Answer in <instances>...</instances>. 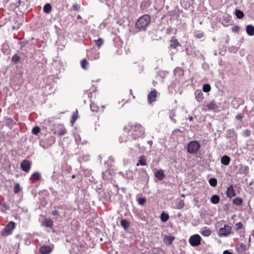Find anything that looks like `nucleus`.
<instances>
[{
	"mask_svg": "<svg viewBox=\"0 0 254 254\" xmlns=\"http://www.w3.org/2000/svg\"><path fill=\"white\" fill-rule=\"evenodd\" d=\"M124 133L119 138L120 142H126L128 140L136 139L142 137L144 134V130L139 124H128L124 128Z\"/></svg>",
	"mask_w": 254,
	"mask_h": 254,
	"instance_id": "nucleus-1",
	"label": "nucleus"
},
{
	"mask_svg": "<svg viewBox=\"0 0 254 254\" xmlns=\"http://www.w3.org/2000/svg\"><path fill=\"white\" fill-rule=\"evenodd\" d=\"M150 21V16L148 14H144L137 19L135 24V28L140 31H146Z\"/></svg>",
	"mask_w": 254,
	"mask_h": 254,
	"instance_id": "nucleus-2",
	"label": "nucleus"
},
{
	"mask_svg": "<svg viewBox=\"0 0 254 254\" xmlns=\"http://www.w3.org/2000/svg\"><path fill=\"white\" fill-rule=\"evenodd\" d=\"M200 144L197 141H190L187 147L188 152L191 154H195L200 148Z\"/></svg>",
	"mask_w": 254,
	"mask_h": 254,
	"instance_id": "nucleus-3",
	"label": "nucleus"
},
{
	"mask_svg": "<svg viewBox=\"0 0 254 254\" xmlns=\"http://www.w3.org/2000/svg\"><path fill=\"white\" fill-rule=\"evenodd\" d=\"M15 227V224L13 221L9 222L4 228L1 232V235L3 237H7L12 234V231Z\"/></svg>",
	"mask_w": 254,
	"mask_h": 254,
	"instance_id": "nucleus-4",
	"label": "nucleus"
},
{
	"mask_svg": "<svg viewBox=\"0 0 254 254\" xmlns=\"http://www.w3.org/2000/svg\"><path fill=\"white\" fill-rule=\"evenodd\" d=\"M201 238L198 234H194L190 237L189 241L192 247H196L200 245Z\"/></svg>",
	"mask_w": 254,
	"mask_h": 254,
	"instance_id": "nucleus-5",
	"label": "nucleus"
},
{
	"mask_svg": "<svg viewBox=\"0 0 254 254\" xmlns=\"http://www.w3.org/2000/svg\"><path fill=\"white\" fill-rule=\"evenodd\" d=\"M232 227L228 225L225 224L224 227L221 228L219 230V236L220 237L222 236H227L229 234L231 233Z\"/></svg>",
	"mask_w": 254,
	"mask_h": 254,
	"instance_id": "nucleus-6",
	"label": "nucleus"
},
{
	"mask_svg": "<svg viewBox=\"0 0 254 254\" xmlns=\"http://www.w3.org/2000/svg\"><path fill=\"white\" fill-rule=\"evenodd\" d=\"M157 92L156 89L151 91L147 95L148 102L149 104L156 101Z\"/></svg>",
	"mask_w": 254,
	"mask_h": 254,
	"instance_id": "nucleus-7",
	"label": "nucleus"
},
{
	"mask_svg": "<svg viewBox=\"0 0 254 254\" xmlns=\"http://www.w3.org/2000/svg\"><path fill=\"white\" fill-rule=\"evenodd\" d=\"M20 167L23 171L28 173L31 168V164L28 160H24L21 162Z\"/></svg>",
	"mask_w": 254,
	"mask_h": 254,
	"instance_id": "nucleus-8",
	"label": "nucleus"
},
{
	"mask_svg": "<svg viewBox=\"0 0 254 254\" xmlns=\"http://www.w3.org/2000/svg\"><path fill=\"white\" fill-rule=\"evenodd\" d=\"M119 174L127 180H132L133 179V173L132 171L128 170L126 171V173L120 172H119Z\"/></svg>",
	"mask_w": 254,
	"mask_h": 254,
	"instance_id": "nucleus-9",
	"label": "nucleus"
},
{
	"mask_svg": "<svg viewBox=\"0 0 254 254\" xmlns=\"http://www.w3.org/2000/svg\"><path fill=\"white\" fill-rule=\"evenodd\" d=\"M195 98L198 102H201L204 99L203 94L201 90H196L194 93Z\"/></svg>",
	"mask_w": 254,
	"mask_h": 254,
	"instance_id": "nucleus-10",
	"label": "nucleus"
},
{
	"mask_svg": "<svg viewBox=\"0 0 254 254\" xmlns=\"http://www.w3.org/2000/svg\"><path fill=\"white\" fill-rule=\"evenodd\" d=\"M180 46V44L175 37H172L170 40V48L171 49H176Z\"/></svg>",
	"mask_w": 254,
	"mask_h": 254,
	"instance_id": "nucleus-11",
	"label": "nucleus"
},
{
	"mask_svg": "<svg viewBox=\"0 0 254 254\" xmlns=\"http://www.w3.org/2000/svg\"><path fill=\"white\" fill-rule=\"evenodd\" d=\"M39 251L42 254H49L52 252V249L49 246L44 245L40 248Z\"/></svg>",
	"mask_w": 254,
	"mask_h": 254,
	"instance_id": "nucleus-12",
	"label": "nucleus"
},
{
	"mask_svg": "<svg viewBox=\"0 0 254 254\" xmlns=\"http://www.w3.org/2000/svg\"><path fill=\"white\" fill-rule=\"evenodd\" d=\"M227 196L229 198H232L235 196L236 194L233 189V185H230L227 189L226 191Z\"/></svg>",
	"mask_w": 254,
	"mask_h": 254,
	"instance_id": "nucleus-13",
	"label": "nucleus"
},
{
	"mask_svg": "<svg viewBox=\"0 0 254 254\" xmlns=\"http://www.w3.org/2000/svg\"><path fill=\"white\" fill-rule=\"evenodd\" d=\"M175 238L174 236L165 235L163 238V242L167 245H171Z\"/></svg>",
	"mask_w": 254,
	"mask_h": 254,
	"instance_id": "nucleus-14",
	"label": "nucleus"
},
{
	"mask_svg": "<svg viewBox=\"0 0 254 254\" xmlns=\"http://www.w3.org/2000/svg\"><path fill=\"white\" fill-rule=\"evenodd\" d=\"M226 136L227 138H235L237 137V133L234 129H230L226 131Z\"/></svg>",
	"mask_w": 254,
	"mask_h": 254,
	"instance_id": "nucleus-15",
	"label": "nucleus"
},
{
	"mask_svg": "<svg viewBox=\"0 0 254 254\" xmlns=\"http://www.w3.org/2000/svg\"><path fill=\"white\" fill-rule=\"evenodd\" d=\"M206 107L207 108L208 110L209 111H214L216 109L218 108V106L214 101H212L208 103L206 105Z\"/></svg>",
	"mask_w": 254,
	"mask_h": 254,
	"instance_id": "nucleus-16",
	"label": "nucleus"
},
{
	"mask_svg": "<svg viewBox=\"0 0 254 254\" xmlns=\"http://www.w3.org/2000/svg\"><path fill=\"white\" fill-rule=\"evenodd\" d=\"M41 178V175L38 172L33 173L30 177V180L35 182L39 180Z\"/></svg>",
	"mask_w": 254,
	"mask_h": 254,
	"instance_id": "nucleus-17",
	"label": "nucleus"
},
{
	"mask_svg": "<svg viewBox=\"0 0 254 254\" xmlns=\"http://www.w3.org/2000/svg\"><path fill=\"white\" fill-rule=\"evenodd\" d=\"M200 234L204 237H209L211 234V231L206 227H203L200 231Z\"/></svg>",
	"mask_w": 254,
	"mask_h": 254,
	"instance_id": "nucleus-18",
	"label": "nucleus"
},
{
	"mask_svg": "<svg viewBox=\"0 0 254 254\" xmlns=\"http://www.w3.org/2000/svg\"><path fill=\"white\" fill-rule=\"evenodd\" d=\"M155 176L159 180L161 181L163 180L165 177V175L164 173L163 170H158L155 173Z\"/></svg>",
	"mask_w": 254,
	"mask_h": 254,
	"instance_id": "nucleus-19",
	"label": "nucleus"
},
{
	"mask_svg": "<svg viewBox=\"0 0 254 254\" xmlns=\"http://www.w3.org/2000/svg\"><path fill=\"white\" fill-rule=\"evenodd\" d=\"M231 158L227 155H224L221 158V163L222 164L228 166L230 162Z\"/></svg>",
	"mask_w": 254,
	"mask_h": 254,
	"instance_id": "nucleus-20",
	"label": "nucleus"
},
{
	"mask_svg": "<svg viewBox=\"0 0 254 254\" xmlns=\"http://www.w3.org/2000/svg\"><path fill=\"white\" fill-rule=\"evenodd\" d=\"M239 172L241 174L247 175L249 173V168L247 166L241 165L239 168Z\"/></svg>",
	"mask_w": 254,
	"mask_h": 254,
	"instance_id": "nucleus-21",
	"label": "nucleus"
},
{
	"mask_svg": "<svg viewBox=\"0 0 254 254\" xmlns=\"http://www.w3.org/2000/svg\"><path fill=\"white\" fill-rule=\"evenodd\" d=\"M136 166L147 165L146 159L144 156H140L139 157L138 162L136 164Z\"/></svg>",
	"mask_w": 254,
	"mask_h": 254,
	"instance_id": "nucleus-22",
	"label": "nucleus"
},
{
	"mask_svg": "<svg viewBox=\"0 0 254 254\" xmlns=\"http://www.w3.org/2000/svg\"><path fill=\"white\" fill-rule=\"evenodd\" d=\"M43 225L47 228H52L54 226V221L51 219H45L43 221Z\"/></svg>",
	"mask_w": 254,
	"mask_h": 254,
	"instance_id": "nucleus-23",
	"label": "nucleus"
},
{
	"mask_svg": "<svg viewBox=\"0 0 254 254\" xmlns=\"http://www.w3.org/2000/svg\"><path fill=\"white\" fill-rule=\"evenodd\" d=\"M246 32L249 36L254 35V26L252 25H248L246 27Z\"/></svg>",
	"mask_w": 254,
	"mask_h": 254,
	"instance_id": "nucleus-24",
	"label": "nucleus"
},
{
	"mask_svg": "<svg viewBox=\"0 0 254 254\" xmlns=\"http://www.w3.org/2000/svg\"><path fill=\"white\" fill-rule=\"evenodd\" d=\"M247 250V246L246 244L244 243H241L237 247V250L240 253H244Z\"/></svg>",
	"mask_w": 254,
	"mask_h": 254,
	"instance_id": "nucleus-25",
	"label": "nucleus"
},
{
	"mask_svg": "<svg viewBox=\"0 0 254 254\" xmlns=\"http://www.w3.org/2000/svg\"><path fill=\"white\" fill-rule=\"evenodd\" d=\"M175 75L181 77L184 74V70L181 68L177 67L174 70Z\"/></svg>",
	"mask_w": 254,
	"mask_h": 254,
	"instance_id": "nucleus-26",
	"label": "nucleus"
},
{
	"mask_svg": "<svg viewBox=\"0 0 254 254\" xmlns=\"http://www.w3.org/2000/svg\"><path fill=\"white\" fill-rule=\"evenodd\" d=\"M121 225L125 231L129 227V223L126 219H123L121 221Z\"/></svg>",
	"mask_w": 254,
	"mask_h": 254,
	"instance_id": "nucleus-27",
	"label": "nucleus"
},
{
	"mask_svg": "<svg viewBox=\"0 0 254 254\" xmlns=\"http://www.w3.org/2000/svg\"><path fill=\"white\" fill-rule=\"evenodd\" d=\"M210 201L213 204H216L219 203L220 201V197L218 195H213L211 197Z\"/></svg>",
	"mask_w": 254,
	"mask_h": 254,
	"instance_id": "nucleus-28",
	"label": "nucleus"
},
{
	"mask_svg": "<svg viewBox=\"0 0 254 254\" xmlns=\"http://www.w3.org/2000/svg\"><path fill=\"white\" fill-rule=\"evenodd\" d=\"M185 205V202L183 200L180 199L176 203V207L178 209H182Z\"/></svg>",
	"mask_w": 254,
	"mask_h": 254,
	"instance_id": "nucleus-29",
	"label": "nucleus"
},
{
	"mask_svg": "<svg viewBox=\"0 0 254 254\" xmlns=\"http://www.w3.org/2000/svg\"><path fill=\"white\" fill-rule=\"evenodd\" d=\"M160 218L163 222H165L169 219V215L168 214L163 212L161 214Z\"/></svg>",
	"mask_w": 254,
	"mask_h": 254,
	"instance_id": "nucleus-30",
	"label": "nucleus"
},
{
	"mask_svg": "<svg viewBox=\"0 0 254 254\" xmlns=\"http://www.w3.org/2000/svg\"><path fill=\"white\" fill-rule=\"evenodd\" d=\"M90 106L91 110L92 112H97L99 111V107L96 104H95L93 102H91Z\"/></svg>",
	"mask_w": 254,
	"mask_h": 254,
	"instance_id": "nucleus-31",
	"label": "nucleus"
},
{
	"mask_svg": "<svg viewBox=\"0 0 254 254\" xmlns=\"http://www.w3.org/2000/svg\"><path fill=\"white\" fill-rule=\"evenodd\" d=\"M80 64L81 67L84 69H87V66L89 65L88 62L87 61V60L85 59H83L81 60L80 62Z\"/></svg>",
	"mask_w": 254,
	"mask_h": 254,
	"instance_id": "nucleus-32",
	"label": "nucleus"
},
{
	"mask_svg": "<svg viewBox=\"0 0 254 254\" xmlns=\"http://www.w3.org/2000/svg\"><path fill=\"white\" fill-rule=\"evenodd\" d=\"M43 10L46 13H49L52 10V6L50 3H46L44 7Z\"/></svg>",
	"mask_w": 254,
	"mask_h": 254,
	"instance_id": "nucleus-33",
	"label": "nucleus"
},
{
	"mask_svg": "<svg viewBox=\"0 0 254 254\" xmlns=\"http://www.w3.org/2000/svg\"><path fill=\"white\" fill-rule=\"evenodd\" d=\"M233 202L235 205L239 206L242 204L243 199L240 197H236L233 200Z\"/></svg>",
	"mask_w": 254,
	"mask_h": 254,
	"instance_id": "nucleus-34",
	"label": "nucleus"
},
{
	"mask_svg": "<svg viewBox=\"0 0 254 254\" xmlns=\"http://www.w3.org/2000/svg\"><path fill=\"white\" fill-rule=\"evenodd\" d=\"M209 183L212 187H215L217 185V180L215 178H211L209 180Z\"/></svg>",
	"mask_w": 254,
	"mask_h": 254,
	"instance_id": "nucleus-35",
	"label": "nucleus"
},
{
	"mask_svg": "<svg viewBox=\"0 0 254 254\" xmlns=\"http://www.w3.org/2000/svg\"><path fill=\"white\" fill-rule=\"evenodd\" d=\"M235 15L239 19H241L244 16V14L243 11L239 9H236Z\"/></svg>",
	"mask_w": 254,
	"mask_h": 254,
	"instance_id": "nucleus-36",
	"label": "nucleus"
},
{
	"mask_svg": "<svg viewBox=\"0 0 254 254\" xmlns=\"http://www.w3.org/2000/svg\"><path fill=\"white\" fill-rule=\"evenodd\" d=\"M6 123L7 126L8 127H12L14 124H15V122L10 118H8L6 119Z\"/></svg>",
	"mask_w": 254,
	"mask_h": 254,
	"instance_id": "nucleus-37",
	"label": "nucleus"
},
{
	"mask_svg": "<svg viewBox=\"0 0 254 254\" xmlns=\"http://www.w3.org/2000/svg\"><path fill=\"white\" fill-rule=\"evenodd\" d=\"M77 119H78V112H77V111H76V112L75 113H74L72 116V119L70 121L71 124L73 125Z\"/></svg>",
	"mask_w": 254,
	"mask_h": 254,
	"instance_id": "nucleus-38",
	"label": "nucleus"
},
{
	"mask_svg": "<svg viewBox=\"0 0 254 254\" xmlns=\"http://www.w3.org/2000/svg\"><path fill=\"white\" fill-rule=\"evenodd\" d=\"M176 116L175 115V112L173 110H172L170 112V115H169V117L171 119V120L174 123H176V120L174 118V117Z\"/></svg>",
	"mask_w": 254,
	"mask_h": 254,
	"instance_id": "nucleus-39",
	"label": "nucleus"
},
{
	"mask_svg": "<svg viewBox=\"0 0 254 254\" xmlns=\"http://www.w3.org/2000/svg\"><path fill=\"white\" fill-rule=\"evenodd\" d=\"M21 188L20 187V185L17 183L14 187L13 191L15 194H16L19 192V191L21 190Z\"/></svg>",
	"mask_w": 254,
	"mask_h": 254,
	"instance_id": "nucleus-40",
	"label": "nucleus"
},
{
	"mask_svg": "<svg viewBox=\"0 0 254 254\" xmlns=\"http://www.w3.org/2000/svg\"><path fill=\"white\" fill-rule=\"evenodd\" d=\"M20 60V57L17 54H15L11 58V61L14 63H17Z\"/></svg>",
	"mask_w": 254,
	"mask_h": 254,
	"instance_id": "nucleus-41",
	"label": "nucleus"
},
{
	"mask_svg": "<svg viewBox=\"0 0 254 254\" xmlns=\"http://www.w3.org/2000/svg\"><path fill=\"white\" fill-rule=\"evenodd\" d=\"M95 42L98 47H100L103 44L104 41L102 38H99L98 39L95 40Z\"/></svg>",
	"mask_w": 254,
	"mask_h": 254,
	"instance_id": "nucleus-42",
	"label": "nucleus"
},
{
	"mask_svg": "<svg viewBox=\"0 0 254 254\" xmlns=\"http://www.w3.org/2000/svg\"><path fill=\"white\" fill-rule=\"evenodd\" d=\"M202 89L204 92H208L211 90V86L209 84H205L203 85Z\"/></svg>",
	"mask_w": 254,
	"mask_h": 254,
	"instance_id": "nucleus-43",
	"label": "nucleus"
},
{
	"mask_svg": "<svg viewBox=\"0 0 254 254\" xmlns=\"http://www.w3.org/2000/svg\"><path fill=\"white\" fill-rule=\"evenodd\" d=\"M40 131V128L39 127L36 126L32 128V132L33 134L37 135Z\"/></svg>",
	"mask_w": 254,
	"mask_h": 254,
	"instance_id": "nucleus-44",
	"label": "nucleus"
},
{
	"mask_svg": "<svg viewBox=\"0 0 254 254\" xmlns=\"http://www.w3.org/2000/svg\"><path fill=\"white\" fill-rule=\"evenodd\" d=\"M243 227V225L242 222L237 223L235 225V228L237 231H238L240 229H242Z\"/></svg>",
	"mask_w": 254,
	"mask_h": 254,
	"instance_id": "nucleus-45",
	"label": "nucleus"
},
{
	"mask_svg": "<svg viewBox=\"0 0 254 254\" xmlns=\"http://www.w3.org/2000/svg\"><path fill=\"white\" fill-rule=\"evenodd\" d=\"M137 201L139 205H143L146 201V198L145 197H140L138 199Z\"/></svg>",
	"mask_w": 254,
	"mask_h": 254,
	"instance_id": "nucleus-46",
	"label": "nucleus"
},
{
	"mask_svg": "<svg viewBox=\"0 0 254 254\" xmlns=\"http://www.w3.org/2000/svg\"><path fill=\"white\" fill-rule=\"evenodd\" d=\"M1 205L2 206V207L5 208V210H8L10 209L9 206L6 202L4 201V202H2Z\"/></svg>",
	"mask_w": 254,
	"mask_h": 254,
	"instance_id": "nucleus-47",
	"label": "nucleus"
},
{
	"mask_svg": "<svg viewBox=\"0 0 254 254\" xmlns=\"http://www.w3.org/2000/svg\"><path fill=\"white\" fill-rule=\"evenodd\" d=\"M243 134L245 136L249 137L251 135V130L249 129H246L244 130Z\"/></svg>",
	"mask_w": 254,
	"mask_h": 254,
	"instance_id": "nucleus-48",
	"label": "nucleus"
},
{
	"mask_svg": "<svg viewBox=\"0 0 254 254\" xmlns=\"http://www.w3.org/2000/svg\"><path fill=\"white\" fill-rule=\"evenodd\" d=\"M203 36V34L202 32L200 31H197L195 33V37L198 39H201Z\"/></svg>",
	"mask_w": 254,
	"mask_h": 254,
	"instance_id": "nucleus-49",
	"label": "nucleus"
},
{
	"mask_svg": "<svg viewBox=\"0 0 254 254\" xmlns=\"http://www.w3.org/2000/svg\"><path fill=\"white\" fill-rule=\"evenodd\" d=\"M232 31L234 32H239L240 31V27L238 25L233 26L232 28Z\"/></svg>",
	"mask_w": 254,
	"mask_h": 254,
	"instance_id": "nucleus-50",
	"label": "nucleus"
},
{
	"mask_svg": "<svg viewBox=\"0 0 254 254\" xmlns=\"http://www.w3.org/2000/svg\"><path fill=\"white\" fill-rule=\"evenodd\" d=\"M94 56L92 57L93 59L96 60L99 58V53L97 52H94Z\"/></svg>",
	"mask_w": 254,
	"mask_h": 254,
	"instance_id": "nucleus-51",
	"label": "nucleus"
},
{
	"mask_svg": "<svg viewBox=\"0 0 254 254\" xmlns=\"http://www.w3.org/2000/svg\"><path fill=\"white\" fill-rule=\"evenodd\" d=\"M52 214L53 215H54V216H57V215H59V211L58 210H54L52 212Z\"/></svg>",
	"mask_w": 254,
	"mask_h": 254,
	"instance_id": "nucleus-52",
	"label": "nucleus"
},
{
	"mask_svg": "<svg viewBox=\"0 0 254 254\" xmlns=\"http://www.w3.org/2000/svg\"><path fill=\"white\" fill-rule=\"evenodd\" d=\"M243 116L242 114H238L236 116V119H237L238 120H242V119L243 118Z\"/></svg>",
	"mask_w": 254,
	"mask_h": 254,
	"instance_id": "nucleus-53",
	"label": "nucleus"
},
{
	"mask_svg": "<svg viewBox=\"0 0 254 254\" xmlns=\"http://www.w3.org/2000/svg\"><path fill=\"white\" fill-rule=\"evenodd\" d=\"M66 132V130H62L61 131H60L59 132V134L60 135V136H63L64 135Z\"/></svg>",
	"mask_w": 254,
	"mask_h": 254,
	"instance_id": "nucleus-54",
	"label": "nucleus"
},
{
	"mask_svg": "<svg viewBox=\"0 0 254 254\" xmlns=\"http://www.w3.org/2000/svg\"><path fill=\"white\" fill-rule=\"evenodd\" d=\"M52 194L55 196V197H57L58 196V192L56 190H55L54 191L52 192Z\"/></svg>",
	"mask_w": 254,
	"mask_h": 254,
	"instance_id": "nucleus-55",
	"label": "nucleus"
},
{
	"mask_svg": "<svg viewBox=\"0 0 254 254\" xmlns=\"http://www.w3.org/2000/svg\"><path fill=\"white\" fill-rule=\"evenodd\" d=\"M101 2H105L107 4H109L110 0H99Z\"/></svg>",
	"mask_w": 254,
	"mask_h": 254,
	"instance_id": "nucleus-56",
	"label": "nucleus"
},
{
	"mask_svg": "<svg viewBox=\"0 0 254 254\" xmlns=\"http://www.w3.org/2000/svg\"><path fill=\"white\" fill-rule=\"evenodd\" d=\"M223 254H233L228 250H225L223 252Z\"/></svg>",
	"mask_w": 254,
	"mask_h": 254,
	"instance_id": "nucleus-57",
	"label": "nucleus"
},
{
	"mask_svg": "<svg viewBox=\"0 0 254 254\" xmlns=\"http://www.w3.org/2000/svg\"><path fill=\"white\" fill-rule=\"evenodd\" d=\"M250 114L252 116H254V107L252 108V110H251Z\"/></svg>",
	"mask_w": 254,
	"mask_h": 254,
	"instance_id": "nucleus-58",
	"label": "nucleus"
},
{
	"mask_svg": "<svg viewBox=\"0 0 254 254\" xmlns=\"http://www.w3.org/2000/svg\"><path fill=\"white\" fill-rule=\"evenodd\" d=\"M19 28V27H16L15 26H12L11 27L12 29L13 30H17Z\"/></svg>",
	"mask_w": 254,
	"mask_h": 254,
	"instance_id": "nucleus-59",
	"label": "nucleus"
},
{
	"mask_svg": "<svg viewBox=\"0 0 254 254\" xmlns=\"http://www.w3.org/2000/svg\"><path fill=\"white\" fill-rule=\"evenodd\" d=\"M73 9L75 10H77L78 9V7L77 5H73Z\"/></svg>",
	"mask_w": 254,
	"mask_h": 254,
	"instance_id": "nucleus-60",
	"label": "nucleus"
},
{
	"mask_svg": "<svg viewBox=\"0 0 254 254\" xmlns=\"http://www.w3.org/2000/svg\"><path fill=\"white\" fill-rule=\"evenodd\" d=\"M49 190L51 191V193L55 191V190L53 187H49Z\"/></svg>",
	"mask_w": 254,
	"mask_h": 254,
	"instance_id": "nucleus-61",
	"label": "nucleus"
},
{
	"mask_svg": "<svg viewBox=\"0 0 254 254\" xmlns=\"http://www.w3.org/2000/svg\"><path fill=\"white\" fill-rule=\"evenodd\" d=\"M21 3V1L20 0H19L18 1V4H16V6L18 7Z\"/></svg>",
	"mask_w": 254,
	"mask_h": 254,
	"instance_id": "nucleus-62",
	"label": "nucleus"
},
{
	"mask_svg": "<svg viewBox=\"0 0 254 254\" xmlns=\"http://www.w3.org/2000/svg\"><path fill=\"white\" fill-rule=\"evenodd\" d=\"M189 119L190 121H192L193 120V117H190L189 118Z\"/></svg>",
	"mask_w": 254,
	"mask_h": 254,
	"instance_id": "nucleus-63",
	"label": "nucleus"
},
{
	"mask_svg": "<svg viewBox=\"0 0 254 254\" xmlns=\"http://www.w3.org/2000/svg\"><path fill=\"white\" fill-rule=\"evenodd\" d=\"M75 177H76V176H75V175H72V176H71V178H72V179H75Z\"/></svg>",
	"mask_w": 254,
	"mask_h": 254,
	"instance_id": "nucleus-64",
	"label": "nucleus"
}]
</instances>
